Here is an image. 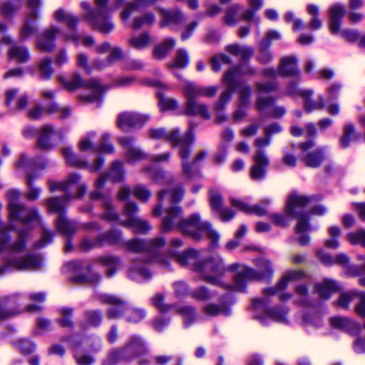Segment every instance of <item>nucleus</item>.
Segmentation results:
<instances>
[{"mask_svg":"<svg viewBox=\"0 0 365 365\" xmlns=\"http://www.w3.org/2000/svg\"><path fill=\"white\" fill-rule=\"evenodd\" d=\"M178 259L182 264H192V269L203 280L212 284H220V278L226 270L237 271L234 277V287L239 292L244 290L247 280L268 279L273 273L271 262L264 258L255 262L258 271L240 264H233L225 268L222 259L219 256L212 257L205 261L200 260L197 250H190L185 255H179Z\"/></svg>","mask_w":365,"mask_h":365,"instance_id":"obj_1","label":"nucleus"},{"mask_svg":"<svg viewBox=\"0 0 365 365\" xmlns=\"http://www.w3.org/2000/svg\"><path fill=\"white\" fill-rule=\"evenodd\" d=\"M164 212L165 216L161 225L163 231L170 232L178 228L182 234L197 241L201 240L203 234H205L211 242V247H217L220 235L212 229L208 222L202 220L198 214H192L189 217L182 219L181 207L173 205L165 207Z\"/></svg>","mask_w":365,"mask_h":365,"instance_id":"obj_2","label":"nucleus"},{"mask_svg":"<svg viewBox=\"0 0 365 365\" xmlns=\"http://www.w3.org/2000/svg\"><path fill=\"white\" fill-rule=\"evenodd\" d=\"M310 202L311 197L293 192L288 196L286 203V215L298 220L295 230L299 236L298 242L302 245L309 242V236L304 233L310 230V227L308 223V215L304 212V209Z\"/></svg>","mask_w":365,"mask_h":365,"instance_id":"obj_3","label":"nucleus"},{"mask_svg":"<svg viewBox=\"0 0 365 365\" xmlns=\"http://www.w3.org/2000/svg\"><path fill=\"white\" fill-rule=\"evenodd\" d=\"M217 86L203 87L192 82H186L182 92L186 98L185 113L189 115H200L204 119L211 118L207 106L196 101L198 97H212L217 93Z\"/></svg>","mask_w":365,"mask_h":365,"instance_id":"obj_4","label":"nucleus"},{"mask_svg":"<svg viewBox=\"0 0 365 365\" xmlns=\"http://www.w3.org/2000/svg\"><path fill=\"white\" fill-rule=\"evenodd\" d=\"M96 9L91 8L90 5L83 1L81 7L83 10V19L94 29L103 34L110 33L113 29V24L110 21L108 9L106 7L108 0H94Z\"/></svg>","mask_w":365,"mask_h":365,"instance_id":"obj_5","label":"nucleus"},{"mask_svg":"<svg viewBox=\"0 0 365 365\" xmlns=\"http://www.w3.org/2000/svg\"><path fill=\"white\" fill-rule=\"evenodd\" d=\"M254 71L252 68L245 66L238 69H231L228 71L223 77V83L227 87L220 96L217 102L214 106V109L216 112L215 121L217 123H222L227 121V118L225 115L220 113L225 108V105L229 102L231 98L232 93L235 90L239 84L237 79L238 76L240 74H253Z\"/></svg>","mask_w":365,"mask_h":365,"instance_id":"obj_6","label":"nucleus"},{"mask_svg":"<svg viewBox=\"0 0 365 365\" xmlns=\"http://www.w3.org/2000/svg\"><path fill=\"white\" fill-rule=\"evenodd\" d=\"M53 18L57 21L65 22L67 27L70 29L68 32L62 34L64 41H71L76 45L82 42L85 46H91L94 43L93 37L90 36H81L78 34L76 27L79 22V19L75 15L60 9L54 12Z\"/></svg>","mask_w":365,"mask_h":365,"instance_id":"obj_7","label":"nucleus"},{"mask_svg":"<svg viewBox=\"0 0 365 365\" xmlns=\"http://www.w3.org/2000/svg\"><path fill=\"white\" fill-rule=\"evenodd\" d=\"M194 140V134L191 129H190L187 134L182 137V142L180 145V149L179 151V155L182 160V167L184 175L189 179H192L197 175L195 170V166L200 163L206 156L205 151H201L198 153L192 160L191 163L188 160L190 155V145Z\"/></svg>","mask_w":365,"mask_h":365,"instance_id":"obj_8","label":"nucleus"},{"mask_svg":"<svg viewBox=\"0 0 365 365\" xmlns=\"http://www.w3.org/2000/svg\"><path fill=\"white\" fill-rule=\"evenodd\" d=\"M20 192L15 190L7 192L9 201V216L11 220H18L26 224L32 222H38L39 217L36 210H29L23 205L18 203Z\"/></svg>","mask_w":365,"mask_h":365,"instance_id":"obj_9","label":"nucleus"},{"mask_svg":"<svg viewBox=\"0 0 365 365\" xmlns=\"http://www.w3.org/2000/svg\"><path fill=\"white\" fill-rule=\"evenodd\" d=\"M42 259L38 255H26L20 257L8 258L4 260V265L0 267V275L5 274L13 270H36L42 264Z\"/></svg>","mask_w":365,"mask_h":365,"instance_id":"obj_10","label":"nucleus"},{"mask_svg":"<svg viewBox=\"0 0 365 365\" xmlns=\"http://www.w3.org/2000/svg\"><path fill=\"white\" fill-rule=\"evenodd\" d=\"M145 347L138 337H133L123 350L113 351L109 354L102 365H115L120 359L130 360L135 356L145 352Z\"/></svg>","mask_w":365,"mask_h":365,"instance_id":"obj_11","label":"nucleus"},{"mask_svg":"<svg viewBox=\"0 0 365 365\" xmlns=\"http://www.w3.org/2000/svg\"><path fill=\"white\" fill-rule=\"evenodd\" d=\"M269 143L270 139L267 135L264 138H258L255 141V145L258 150L253 157L255 164L250 170V177L254 180H260L264 177L265 169L269 165V159L262 148L267 146Z\"/></svg>","mask_w":365,"mask_h":365,"instance_id":"obj_12","label":"nucleus"},{"mask_svg":"<svg viewBox=\"0 0 365 365\" xmlns=\"http://www.w3.org/2000/svg\"><path fill=\"white\" fill-rule=\"evenodd\" d=\"M345 14V9L340 4L333 5L329 9V29L333 34L340 32V35L349 41H354L359 37L356 30H342L340 31V21Z\"/></svg>","mask_w":365,"mask_h":365,"instance_id":"obj_13","label":"nucleus"},{"mask_svg":"<svg viewBox=\"0 0 365 365\" xmlns=\"http://www.w3.org/2000/svg\"><path fill=\"white\" fill-rule=\"evenodd\" d=\"M138 210V209L135 203H126L124 207L123 213L127 220L120 222V224L125 227L133 228L135 232L145 234L151 229V227L146 220L135 215Z\"/></svg>","mask_w":365,"mask_h":365,"instance_id":"obj_14","label":"nucleus"},{"mask_svg":"<svg viewBox=\"0 0 365 365\" xmlns=\"http://www.w3.org/2000/svg\"><path fill=\"white\" fill-rule=\"evenodd\" d=\"M12 228L11 225L0 224V253L6 250L9 251L11 254L18 253L25 247V234L24 232H19V238L16 242L9 244L10 237L7 232Z\"/></svg>","mask_w":365,"mask_h":365,"instance_id":"obj_15","label":"nucleus"},{"mask_svg":"<svg viewBox=\"0 0 365 365\" xmlns=\"http://www.w3.org/2000/svg\"><path fill=\"white\" fill-rule=\"evenodd\" d=\"M356 299L358 300L355 307L356 313L365 317V292L351 291L342 293L336 302V305L342 309H348L350 303Z\"/></svg>","mask_w":365,"mask_h":365,"instance_id":"obj_16","label":"nucleus"},{"mask_svg":"<svg viewBox=\"0 0 365 365\" xmlns=\"http://www.w3.org/2000/svg\"><path fill=\"white\" fill-rule=\"evenodd\" d=\"M287 92L289 95H299L304 98V107L306 111L311 113L314 110H321L324 108V101L322 96L317 100H312L311 96L313 91L311 90H298L295 84L289 86Z\"/></svg>","mask_w":365,"mask_h":365,"instance_id":"obj_17","label":"nucleus"},{"mask_svg":"<svg viewBox=\"0 0 365 365\" xmlns=\"http://www.w3.org/2000/svg\"><path fill=\"white\" fill-rule=\"evenodd\" d=\"M150 116L135 112H124L119 114L117 125L122 130L130 128H140L148 120Z\"/></svg>","mask_w":365,"mask_h":365,"instance_id":"obj_18","label":"nucleus"},{"mask_svg":"<svg viewBox=\"0 0 365 365\" xmlns=\"http://www.w3.org/2000/svg\"><path fill=\"white\" fill-rule=\"evenodd\" d=\"M230 202L232 207H235L240 211L248 214H255L258 216H262L267 213L266 207L271 204L272 200L269 198H264L261 200L259 204L255 205L254 206H250L245 201L235 197H232L230 199Z\"/></svg>","mask_w":365,"mask_h":365,"instance_id":"obj_19","label":"nucleus"},{"mask_svg":"<svg viewBox=\"0 0 365 365\" xmlns=\"http://www.w3.org/2000/svg\"><path fill=\"white\" fill-rule=\"evenodd\" d=\"M61 30L56 26H51L44 30L36 41L38 50L50 53L56 48L55 39L61 34Z\"/></svg>","mask_w":365,"mask_h":365,"instance_id":"obj_20","label":"nucleus"},{"mask_svg":"<svg viewBox=\"0 0 365 365\" xmlns=\"http://www.w3.org/2000/svg\"><path fill=\"white\" fill-rule=\"evenodd\" d=\"M314 146L312 140H309L306 143H302L300 148L302 153L300 154V158L302 161L308 167L317 168L321 165L324 160V156L320 150H316L314 152H308Z\"/></svg>","mask_w":365,"mask_h":365,"instance_id":"obj_21","label":"nucleus"},{"mask_svg":"<svg viewBox=\"0 0 365 365\" xmlns=\"http://www.w3.org/2000/svg\"><path fill=\"white\" fill-rule=\"evenodd\" d=\"M165 245V240L163 237H158L150 241L146 245L138 240H131L125 242L127 249L133 252H140L146 250L148 252H155L158 249Z\"/></svg>","mask_w":365,"mask_h":365,"instance_id":"obj_22","label":"nucleus"},{"mask_svg":"<svg viewBox=\"0 0 365 365\" xmlns=\"http://www.w3.org/2000/svg\"><path fill=\"white\" fill-rule=\"evenodd\" d=\"M106 180V177L101 176L98 180L96 182V187L97 190L101 189L105 181ZM91 197L93 200L103 198V207L105 209V213L103 215V218L107 221L112 222L118 220V215L113 211L112 208L111 202L107 199L103 197L102 195L100 193L98 190H96L91 194Z\"/></svg>","mask_w":365,"mask_h":365,"instance_id":"obj_23","label":"nucleus"},{"mask_svg":"<svg viewBox=\"0 0 365 365\" xmlns=\"http://www.w3.org/2000/svg\"><path fill=\"white\" fill-rule=\"evenodd\" d=\"M304 276V273L299 269L287 271L277 287L264 289L265 297L274 295L279 291L284 289L289 283L300 279Z\"/></svg>","mask_w":365,"mask_h":365,"instance_id":"obj_24","label":"nucleus"},{"mask_svg":"<svg viewBox=\"0 0 365 365\" xmlns=\"http://www.w3.org/2000/svg\"><path fill=\"white\" fill-rule=\"evenodd\" d=\"M184 191L181 188H175L170 190H162L159 192V204L154 208L153 214L160 215L161 210L165 207L166 201L174 204L180 201L183 197Z\"/></svg>","mask_w":365,"mask_h":365,"instance_id":"obj_25","label":"nucleus"},{"mask_svg":"<svg viewBox=\"0 0 365 365\" xmlns=\"http://www.w3.org/2000/svg\"><path fill=\"white\" fill-rule=\"evenodd\" d=\"M210 202L211 208L220 215L221 220L227 222L232 219L235 213L228 208L222 206V198L220 193L217 190H211L210 194Z\"/></svg>","mask_w":365,"mask_h":365,"instance_id":"obj_26","label":"nucleus"},{"mask_svg":"<svg viewBox=\"0 0 365 365\" xmlns=\"http://www.w3.org/2000/svg\"><path fill=\"white\" fill-rule=\"evenodd\" d=\"M119 143L126 150V158L130 163H135L145 158V154L139 148L133 146L135 139L131 137H122Z\"/></svg>","mask_w":365,"mask_h":365,"instance_id":"obj_27","label":"nucleus"},{"mask_svg":"<svg viewBox=\"0 0 365 365\" xmlns=\"http://www.w3.org/2000/svg\"><path fill=\"white\" fill-rule=\"evenodd\" d=\"M148 133L150 138L165 140L174 145H180L182 142V138L179 137L177 130L167 131L164 128H152L149 130Z\"/></svg>","mask_w":365,"mask_h":365,"instance_id":"obj_28","label":"nucleus"},{"mask_svg":"<svg viewBox=\"0 0 365 365\" xmlns=\"http://www.w3.org/2000/svg\"><path fill=\"white\" fill-rule=\"evenodd\" d=\"M102 300L112 305L108 310V317L110 319H116L120 317L121 314L125 310L124 302L114 296L103 295Z\"/></svg>","mask_w":365,"mask_h":365,"instance_id":"obj_29","label":"nucleus"},{"mask_svg":"<svg viewBox=\"0 0 365 365\" xmlns=\"http://www.w3.org/2000/svg\"><path fill=\"white\" fill-rule=\"evenodd\" d=\"M251 90L250 87H242L240 91V100L238 109L233 114V119L235 121H238L243 119L247 113L245 109L250 103Z\"/></svg>","mask_w":365,"mask_h":365,"instance_id":"obj_30","label":"nucleus"},{"mask_svg":"<svg viewBox=\"0 0 365 365\" xmlns=\"http://www.w3.org/2000/svg\"><path fill=\"white\" fill-rule=\"evenodd\" d=\"M314 289L321 298L327 299L333 293L339 289V286L336 282L326 279L322 282L317 284Z\"/></svg>","mask_w":365,"mask_h":365,"instance_id":"obj_31","label":"nucleus"},{"mask_svg":"<svg viewBox=\"0 0 365 365\" xmlns=\"http://www.w3.org/2000/svg\"><path fill=\"white\" fill-rule=\"evenodd\" d=\"M279 72L283 76L297 74L299 71L297 68V59L293 56L282 58L279 67Z\"/></svg>","mask_w":365,"mask_h":365,"instance_id":"obj_32","label":"nucleus"},{"mask_svg":"<svg viewBox=\"0 0 365 365\" xmlns=\"http://www.w3.org/2000/svg\"><path fill=\"white\" fill-rule=\"evenodd\" d=\"M86 86L93 92V94L83 96L81 98L88 103L98 101L102 93L106 90L97 80H91L86 84Z\"/></svg>","mask_w":365,"mask_h":365,"instance_id":"obj_33","label":"nucleus"},{"mask_svg":"<svg viewBox=\"0 0 365 365\" xmlns=\"http://www.w3.org/2000/svg\"><path fill=\"white\" fill-rule=\"evenodd\" d=\"M226 51L234 56H239L242 61L250 58L254 53L252 47L239 44L228 45Z\"/></svg>","mask_w":365,"mask_h":365,"instance_id":"obj_34","label":"nucleus"},{"mask_svg":"<svg viewBox=\"0 0 365 365\" xmlns=\"http://www.w3.org/2000/svg\"><path fill=\"white\" fill-rule=\"evenodd\" d=\"M160 14L163 19L160 22V27L167 26L172 24H179L183 20V15L181 11L175 10L173 11H169L164 9H161Z\"/></svg>","mask_w":365,"mask_h":365,"instance_id":"obj_35","label":"nucleus"},{"mask_svg":"<svg viewBox=\"0 0 365 365\" xmlns=\"http://www.w3.org/2000/svg\"><path fill=\"white\" fill-rule=\"evenodd\" d=\"M81 179L79 175L76 173H72L68 176V178L61 182H51L49 183V187L51 191H55L57 190H68L72 185L77 184Z\"/></svg>","mask_w":365,"mask_h":365,"instance_id":"obj_36","label":"nucleus"},{"mask_svg":"<svg viewBox=\"0 0 365 365\" xmlns=\"http://www.w3.org/2000/svg\"><path fill=\"white\" fill-rule=\"evenodd\" d=\"M10 59L15 60L19 63L26 62L29 58L28 49L24 46L12 45L8 51Z\"/></svg>","mask_w":365,"mask_h":365,"instance_id":"obj_37","label":"nucleus"},{"mask_svg":"<svg viewBox=\"0 0 365 365\" xmlns=\"http://www.w3.org/2000/svg\"><path fill=\"white\" fill-rule=\"evenodd\" d=\"M156 0H134L133 2L128 3L121 12V19L123 21H127L135 10L138 7L154 4Z\"/></svg>","mask_w":365,"mask_h":365,"instance_id":"obj_38","label":"nucleus"},{"mask_svg":"<svg viewBox=\"0 0 365 365\" xmlns=\"http://www.w3.org/2000/svg\"><path fill=\"white\" fill-rule=\"evenodd\" d=\"M17 295L0 298V319L11 316L14 312L9 308L15 304Z\"/></svg>","mask_w":365,"mask_h":365,"instance_id":"obj_39","label":"nucleus"},{"mask_svg":"<svg viewBox=\"0 0 365 365\" xmlns=\"http://www.w3.org/2000/svg\"><path fill=\"white\" fill-rule=\"evenodd\" d=\"M319 259L327 265H330L334 263H337L341 265H346L349 262L348 257L344 254H339L336 256L335 259H332L329 255L323 251L317 252Z\"/></svg>","mask_w":365,"mask_h":365,"instance_id":"obj_40","label":"nucleus"},{"mask_svg":"<svg viewBox=\"0 0 365 365\" xmlns=\"http://www.w3.org/2000/svg\"><path fill=\"white\" fill-rule=\"evenodd\" d=\"M56 226L58 230L66 236L73 234L76 230L74 222L68 221L63 214H61L56 220Z\"/></svg>","mask_w":365,"mask_h":365,"instance_id":"obj_41","label":"nucleus"},{"mask_svg":"<svg viewBox=\"0 0 365 365\" xmlns=\"http://www.w3.org/2000/svg\"><path fill=\"white\" fill-rule=\"evenodd\" d=\"M150 41V35L148 33H143L131 37L128 40V44L133 48L141 50L148 46Z\"/></svg>","mask_w":365,"mask_h":365,"instance_id":"obj_42","label":"nucleus"},{"mask_svg":"<svg viewBox=\"0 0 365 365\" xmlns=\"http://www.w3.org/2000/svg\"><path fill=\"white\" fill-rule=\"evenodd\" d=\"M175 44L173 38H167L162 43L156 46L153 50V54L157 58H163L167 56Z\"/></svg>","mask_w":365,"mask_h":365,"instance_id":"obj_43","label":"nucleus"},{"mask_svg":"<svg viewBox=\"0 0 365 365\" xmlns=\"http://www.w3.org/2000/svg\"><path fill=\"white\" fill-rule=\"evenodd\" d=\"M70 195H65L62 198L53 197L46 201L47 208L50 212H61L65 205V202L70 200Z\"/></svg>","mask_w":365,"mask_h":365,"instance_id":"obj_44","label":"nucleus"},{"mask_svg":"<svg viewBox=\"0 0 365 365\" xmlns=\"http://www.w3.org/2000/svg\"><path fill=\"white\" fill-rule=\"evenodd\" d=\"M53 133V129L50 125H45L41 128L38 139V145L43 149H48L51 147L50 138Z\"/></svg>","mask_w":365,"mask_h":365,"instance_id":"obj_45","label":"nucleus"},{"mask_svg":"<svg viewBox=\"0 0 365 365\" xmlns=\"http://www.w3.org/2000/svg\"><path fill=\"white\" fill-rule=\"evenodd\" d=\"M99 261L106 267H108L107 276L110 277L116 272V269L120 265V260L118 258L113 256H105L99 259Z\"/></svg>","mask_w":365,"mask_h":365,"instance_id":"obj_46","label":"nucleus"},{"mask_svg":"<svg viewBox=\"0 0 365 365\" xmlns=\"http://www.w3.org/2000/svg\"><path fill=\"white\" fill-rule=\"evenodd\" d=\"M203 312L210 317H215L220 314L229 315L230 309L224 305L210 304L203 307Z\"/></svg>","mask_w":365,"mask_h":365,"instance_id":"obj_47","label":"nucleus"},{"mask_svg":"<svg viewBox=\"0 0 365 365\" xmlns=\"http://www.w3.org/2000/svg\"><path fill=\"white\" fill-rule=\"evenodd\" d=\"M189 56L187 52L182 48L178 49L173 62L170 64V68H182L187 66Z\"/></svg>","mask_w":365,"mask_h":365,"instance_id":"obj_48","label":"nucleus"},{"mask_svg":"<svg viewBox=\"0 0 365 365\" xmlns=\"http://www.w3.org/2000/svg\"><path fill=\"white\" fill-rule=\"evenodd\" d=\"M123 57V53L122 50L120 48H113L110 51L108 60L106 61H96L95 63V67L98 69H102L108 65L122 59Z\"/></svg>","mask_w":365,"mask_h":365,"instance_id":"obj_49","label":"nucleus"},{"mask_svg":"<svg viewBox=\"0 0 365 365\" xmlns=\"http://www.w3.org/2000/svg\"><path fill=\"white\" fill-rule=\"evenodd\" d=\"M159 99V107L161 111L173 110L177 108L178 101L173 98H167L161 91L157 93Z\"/></svg>","mask_w":365,"mask_h":365,"instance_id":"obj_50","label":"nucleus"},{"mask_svg":"<svg viewBox=\"0 0 365 365\" xmlns=\"http://www.w3.org/2000/svg\"><path fill=\"white\" fill-rule=\"evenodd\" d=\"M40 176V174L37 173L35 175L34 173H29L27 175V184L29 186V190L26 194V197L29 200H36L41 193V190L36 188L33 185V180L34 178Z\"/></svg>","mask_w":365,"mask_h":365,"instance_id":"obj_51","label":"nucleus"},{"mask_svg":"<svg viewBox=\"0 0 365 365\" xmlns=\"http://www.w3.org/2000/svg\"><path fill=\"white\" fill-rule=\"evenodd\" d=\"M307 13L312 16L309 27L312 30H317L322 27V21L319 19V9L316 5L310 4L307 9Z\"/></svg>","mask_w":365,"mask_h":365,"instance_id":"obj_52","label":"nucleus"},{"mask_svg":"<svg viewBox=\"0 0 365 365\" xmlns=\"http://www.w3.org/2000/svg\"><path fill=\"white\" fill-rule=\"evenodd\" d=\"M124 171L123 170V164L120 161L113 163L108 178L113 182H118L123 179Z\"/></svg>","mask_w":365,"mask_h":365,"instance_id":"obj_53","label":"nucleus"},{"mask_svg":"<svg viewBox=\"0 0 365 365\" xmlns=\"http://www.w3.org/2000/svg\"><path fill=\"white\" fill-rule=\"evenodd\" d=\"M36 18H37V13L35 11H34L28 16V19L25 21L23 27H22L21 34H20L21 38H23V39L26 38L36 33V29L35 26H34L33 25H31L30 24V21L36 19Z\"/></svg>","mask_w":365,"mask_h":365,"instance_id":"obj_54","label":"nucleus"},{"mask_svg":"<svg viewBox=\"0 0 365 365\" xmlns=\"http://www.w3.org/2000/svg\"><path fill=\"white\" fill-rule=\"evenodd\" d=\"M57 78L58 81L68 91H75L84 85L78 74H75L72 80L69 82L66 81L63 76H58Z\"/></svg>","mask_w":365,"mask_h":365,"instance_id":"obj_55","label":"nucleus"},{"mask_svg":"<svg viewBox=\"0 0 365 365\" xmlns=\"http://www.w3.org/2000/svg\"><path fill=\"white\" fill-rule=\"evenodd\" d=\"M141 265L142 264L138 262H133L130 269V277L136 278L137 276H140L143 279H147L150 277V274L147 268Z\"/></svg>","mask_w":365,"mask_h":365,"instance_id":"obj_56","label":"nucleus"},{"mask_svg":"<svg viewBox=\"0 0 365 365\" xmlns=\"http://www.w3.org/2000/svg\"><path fill=\"white\" fill-rule=\"evenodd\" d=\"M155 16L152 13H147L142 16L135 17L133 22V28L138 29L143 26H150L155 21Z\"/></svg>","mask_w":365,"mask_h":365,"instance_id":"obj_57","label":"nucleus"},{"mask_svg":"<svg viewBox=\"0 0 365 365\" xmlns=\"http://www.w3.org/2000/svg\"><path fill=\"white\" fill-rule=\"evenodd\" d=\"M240 9L241 6L239 4H233L229 6L224 16V22L227 25H235L237 23L236 16Z\"/></svg>","mask_w":365,"mask_h":365,"instance_id":"obj_58","label":"nucleus"},{"mask_svg":"<svg viewBox=\"0 0 365 365\" xmlns=\"http://www.w3.org/2000/svg\"><path fill=\"white\" fill-rule=\"evenodd\" d=\"M41 76L43 79H48L53 73V69L51 67V60L49 58H44L40 61L38 64Z\"/></svg>","mask_w":365,"mask_h":365,"instance_id":"obj_59","label":"nucleus"},{"mask_svg":"<svg viewBox=\"0 0 365 365\" xmlns=\"http://www.w3.org/2000/svg\"><path fill=\"white\" fill-rule=\"evenodd\" d=\"M62 154L67 163L71 165L82 167L85 164L73 154L72 150L68 147H65L62 149Z\"/></svg>","mask_w":365,"mask_h":365,"instance_id":"obj_60","label":"nucleus"},{"mask_svg":"<svg viewBox=\"0 0 365 365\" xmlns=\"http://www.w3.org/2000/svg\"><path fill=\"white\" fill-rule=\"evenodd\" d=\"M265 317L276 322H284L286 320V312L278 309L268 310L266 311L265 316L259 317V319L265 323Z\"/></svg>","mask_w":365,"mask_h":365,"instance_id":"obj_61","label":"nucleus"},{"mask_svg":"<svg viewBox=\"0 0 365 365\" xmlns=\"http://www.w3.org/2000/svg\"><path fill=\"white\" fill-rule=\"evenodd\" d=\"M355 129L353 125L347 124L344 126V135L340 139V145L346 148L349 142L354 138Z\"/></svg>","mask_w":365,"mask_h":365,"instance_id":"obj_62","label":"nucleus"},{"mask_svg":"<svg viewBox=\"0 0 365 365\" xmlns=\"http://www.w3.org/2000/svg\"><path fill=\"white\" fill-rule=\"evenodd\" d=\"M177 312L182 316L185 326H189L195 319V310L190 307H179Z\"/></svg>","mask_w":365,"mask_h":365,"instance_id":"obj_63","label":"nucleus"},{"mask_svg":"<svg viewBox=\"0 0 365 365\" xmlns=\"http://www.w3.org/2000/svg\"><path fill=\"white\" fill-rule=\"evenodd\" d=\"M230 63V58L225 54H219L211 58V64L214 71H219L222 65H228Z\"/></svg>","mask_w":365,"mask_h":365,"instance_id":"obj_64","label":"nucleus"}]
</instances>
